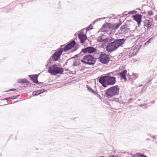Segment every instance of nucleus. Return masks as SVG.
<instances>
[{"instance_id":"f03ea898","label":"nucleus","mask_w":157,"mask_h":157,"mask_svg":"<svg viewBox=\"0 0 157 157\" xmlns=\"http://www.w3.org/2000/svg\"><path fill=\"white\" fill-rule=\"evenodd\" d=\"M109 39L111 40L106 43L107 45L105 48L108 53L115 51L119 47L122 46L126 40L124 38L115 39L112 37L109 38Z\"/></svg>"},{"instance_id":"8fccbe9b","label":"nucleus","mask_w":157,"mask_h":157,"mask_svg":"<svg viewBox=\"0 0 157 157\" xmlns=\"http://www.w3.org/2000/svg\"><path fill=\"white\" fill-rule=\"evenodd\" d=\"M140 13H142V14H146L147 13V12L145 11H144L143 12H141Z\"/></svg>"},{"instance_id":"f704fd0d","label":"nucleus","mask_w":157,"mask_h":157,"mask_svg":"<svg viewBox=\"0 0 157 157\" xmlns=\"http://www.w3.org/2000/svg\"><path fill=\"white\" fill-rule=\"evenodd\" d=\"M105 34L104 33V34H102L101 33L100 34L101 35V36H102L103 37H104V38H111V37H106V35H105Z\"/></svg>"},{"instance_id":"e433bc0d","label":"nucleus","mask_w":157,"mask_h":157,"mask_svg":"<svg viewBox=\"0 0 157 157\" xmlns=\"http://www.w3.org/2000/svg\"><path fill=\"white\" fill-rule=\"evenodd\" d=\"M38 90L39 91V94H40L43 93V92H44L46 91V90L44 89H41L39 90Z\"/></svg>"},{"instance_id":"f3484780","label":"nucleus","mask_w":157,"mask_h":157,"mask_svg":"<svg viewBox=\"0 0 157 157\" xmlns=\"http://www.w3.org/2000/svg\"><path fill=\"white\" fill-rule=\"evenodd\" d=\"M109 31V30L108 29L107 23L106 24H104L102 25L101 28L98 31V33H99L100 32H107Z\"/></svg>"},{"instance_id":"3c124183","label":"nucleus","mask_w":157,"mask_h":157,"mask_svg":"<svg viewBox=\"0 0 157 157\" xmlns=\"http://www.w3.org/2000/svg\"><path fill=\"white\" fill-rule=\"evenodd\" d=\"M101 20V18H99L96 19L95 21H96L97 22V21H100Z\"/></svg>"},{"instance_id":"4be33fe9","label":"nucleus","mask_w":157,"mask_h":157,"mask_svg":"<svg viewBox=\"0 0 157 157\" xmlns=\"http://www.w3.org/2000/svg\"><path fill=\"white\" fill-rule=\"evenodd\" d=\"M87 47L86 48H82L80 52V54H82V56L85 53H88Z\"/></svg>"},{"instance_id":"39448f33","label":"nucleus","mask_w":157,"mask_h":157,"mask_svg":"<svg viewBox=\"0 0 157 157\" xmlns=\"http://www.w3.org/2000/svg\"><path fill=\"white\" fill-rule=\"evenodd\" d=\"M98 59L102 63L105 64H108L110 60L109 55L103 52H101L100 53Z\"/></svg>"},{"instance_id":"b1692460","label":"nucleus","mask_w":157,"mask_h":157,"mask_svg":"<svg viewBox=\"0 0 157 157\" xmlns=\"http://www.w3.org/2000/svg\"><path fill=\"white\" fill-rule=\"evenodd\" d=\"M115 25H116V28H117V29L119 28V27L122 25V22L121 21H120L119 22H117V23H115Z\"/></svg>"},{"instance_id":"c85d7f7f","label":"nucleus","mask_w":157,"mask_h":157,"mask_svg":"<svg viewBox=\"0 0 157 157\" xmlns=\"http://www.w3.org/2000/svg\"><path fill=\"white\" fill-rule=\"evenodd\" d=\"M80 56H82V54H80V52L78 54H75L74 55V56L72 58H76Z\"/></svg>"},{"instance_id":"864d4df0","label":"nucleus","mask_w":157,"mask_h":157,"mask_svg":"<svg viewBox=\"0 0 157 157\" xmlns=\"http://www.w3.org/2000/svg\"><path fill=\"white\" fill-rule=\"evenodd\" d=\"M121 67L122 68V69H125V66L123 65Z\"/></svg>"},{"instance_id":"bb28decb","label":"nucleus","mask_w":157,"mask_h":157,"mask_svg":"<svg viewBox=\"0 0 157 157\" xmlns=\"http://www.w3.org/2000/svg\"><path fill=\"white\" fill-rule=\"evenodd\" d=\"M39 94H40L38 90L34 91L32 93V94L33 96H35Z\"/></svg>"},{"instance_id":"58836bf2","label":"nucleus","mask_w":157,"mask_h":157,"mask_svg":"<svg viewBox=\"0 0 157 157\" xmlns=\"http://www.w3.org/2000/svg\"><path fill=\"white\" fill-rule=\"evenodd\" d=\"M151 7L152 8V10H155V7L154 3H152V5L151 6Z\"/></svg>"},{"instance_id":"69168bd1","label":"nucleus","mask_w":157,"mask_h":157,"mask_svg":"<svg viewBox=\"0 0 157 157\" xmlns=\"http://www.w3.org/2000/svg\"><path fill=\"white\" fill-rule=\"evenodd\" d=\"M137 26H136L135 27V29H136L137 28Z\"/></svg>"},{"instance_id":"c9c22d12","label":"nucleus","mask_w":157,"mask_h":157,"mask_svg":"<svg viewBox=\"0 0 157 157\" xmlns=\"http://www.w3.org/2000/svg\"><path fill=\"white\" fill-rule=\"evenodd\" d=\"M135 55H134V54H133L132 52L131 53V52H130L128 55V57L129 58H130V57H132Z\"/></svg>"},{"instance_id":"338daca9","label":"nucleus","mask_w":157,"mask_h":157,"mask_svg":"<svg viewBox=\"0 0 157 157\" xmlns=\"http://www.w3.org/2000/svg\"><path fill=\"white\" fill-rule=\"evenodd\" d=\"M68 73L67 72H66L65 73V74H68Z\"/></svg>"},{"instance_id":"cd10ccee","label":"nucleus","mask_w":157,"mask_h":157,"mask_svg":"<svg viewBox=\"0 0 157 157\" xmlns=\"http://www.w3.org/2000/svg\"><path fill=\"white\" fill-rule=\"evenodd\" d=\"M142 46L141 45H136L134 48L136 50L138 51L140 50V49L141 47Z\"/></svg>"},{"instance_id":"9b49d317","label":"nucleus","mask_w":157,"mask_h":157,"mask_svg":"<svg viewBox=\"0 0 157 157\" xmlns=\"http://www.w3.org/2000/svg\"><path fill=\"white\" fill-rule=\"evenodd\" d=\"M98 80L99 82L101 84L103 87H106L107 86V81L106 75L101 76L99 78Z\"/></svg>"},{"instance_id":"4d7b16f0","label":"nucleus","mask_w":157,"mask_h":157,"mask_svg":"<svg viewBox=\"0 0 157 157\" xmlns=\"http://www.w3.org/2000/svg\"><path fill=\"white\" fill-rule=\"evenodd\" d=\"M116 73V72H114V71H113V72H111V73H112V74L113 75V74L115 75V73Z\"/></svg>"},{"instance_id":"de8ad7c7","label":"nucleus","mask_w":157,"mask_h":157,"mask_svg":"<svg viewBox=\"0 0 157 157\" xmlns=\"http://www.w3.org/2000/svg\"><path fill=\"white\" fill-rule=\"evenodd\" d=\"M88 27H89V28H92V29H94L93 27L92 26V25L90 24Z\"/></svg>"},{"instance_id":"6ab92c4d","label":"nucleus","mask_w":157,"mask_h":157,"mask_svg":"<svg viewBox=\"0 0 157 157\" xmlns=\"http://www.w3.org/2000/svg\"><path fill=\"white\" fill-rule=\"evenodd\" d=\"M137 12L135 10H133L128 12L127 14H125V13H127V12L126 11H125L123 13L122 15L124 16H127V15H128L129 14L133 15L134 14H136L137 13Z\"/></svg>"},{"instance_id":"7ed1b4c3","label":"nucleus","mask_w":157,"mask_h":157,"mask_svg":"<svg viewBox=\"0 0 157 157\" xmlns=\"http://www.w3.org/2000/svg\"><path fill=\"white\" fill-rule=\"evenodd\" d=\"M97 59L94 55L90 54L84 56L81 61L85 65H89L93 66L96 62Z\"/></svg>"},{"instance_id":"37998d69","label":"nucleus","mask_w":157,"mask_h":157,"mask_svg":"<svg viewBox=\"0 0 157 157\" xmlns=\"http://www.w3.org/2000/svg\"><path fill=\"white\" fill-rule=\"evenodd\" d=\"M126 51H124V52H123V53H122V52L119 55V56H122V55L124 53H126Z\"/></svg>"},{"instance_id":"5fc2aeb1","label":"nucleus","mask_w":157,"mask_h":157,"mask_svg":"<svg viewBox=\"0 0 157 157\" xmlns=\"http://www.w3.org/2000/svg\"><path fill=\"white\" fill-rule=\"evenodd\" d=\"M136 10H139L140 11H141V10L140 9V8H137L136 9Z\"/></svg>"},{"instance_id":"13d9d810","label":"nucleus","mask_w":157,"mask_h":157,"mask_svg":"<svg viewBox=\"0 0 157 157\" xmlns=\"http://www.w3.org/2000/svg\"><path fill=\"white\" fill-rule=\"evenodd\" d=\"M101 19H103V20H104V19H105L106 17H101Z\"/></svg>"},{"instance_id":"412c9836","label":"nucleus","mask_w":157,"mask_h":157,"mask_svg":"<svg viewBox=\"0 0 157 157\" xmlns=\"http://www.w3.org/2000/svg\"><path fill=\"white\" fill-rule=\"evenodd\" d=\"M155 35L149 38L148 40L145 42L144 45V46H147L148 44L151 43V41L153 40L154 38H155Z\"/></svg>"},{"instance_id":"6e6552de","label":"nucleus","mask_w":157,"mask_h":157,"mask_svg":"<svg viewBox=\"0 0 157 157\" xmlns=\"http://www.w3.org/2000/svg\"><path fill=\"white\" fill-rule=\"evenodd\" d=\"M132 17L133 18V20L137 22L138 26L140 27L142 21L143 15L141 14H136L132 15Z\"/></svg>"},{"instance_id":"5701e85b","label":"nucleus","mask_w":157,"mask_h":157,"mask_svg":"<svg viewBox=\"0 0 157 157\" xmlns=\"http://www.w3.org/2000/svg\"><path fill=\"white\" fill-rule=\"evenodd\" d=\"M81 63L78 60H76L74 62L73 64V65L74 66H77L80 65Z\"/></svg>"},{"instance_id":"603ef678","label":"nucleus","mask_w":157,"mask_h":157,"mask_svg":"<svg viewBox=\"0 0 157 157\" xmlns=\"http://www.w3.org/2000/svg\"><path fill=\"white\" fill-rule=\"evenodd\" d=\"M9 99H10L9 97V98H4L3 100H8Z\"/></svg>"},{"instance_id":"7c9ffc66","label":"nucleus","mask_w":157,"mask_h":157,"mask_svg":"<svg viewBox=\"0 0 157 157\" xmlns=\"http://www.w3.org/2000/svg\"><path fill=\"white\" fill-rule=\"evenodd\" d=\"M19 96V95H16V96H15L10 97L9 98H10V99H11L12 100H13L17 98Z\"/></svg>"},{"instance_id":"c756f323","label":"nucleus","mask_w":157,"mask_h":157,"mask_svg":"<svg viewBox=\"0 0 157 157\" xmlns=\"http://www.w3.org/2000/svg\"><path fill=\"white\" fill-rule=\"evenodd\" d=\"M86 88L89 91H90L91 93H92V92H94V90L87 85H86Z\"/></svg>"},{"instance_id":"423d86ee","label":"nucleus","mask_w":157,"mask_h":157,"mask_svg":"<svg viewBox=\"0 0 157 157\" xmlns=\"http://www.w3.org/2000/svg\"><path fill=\"white\" fill-rule=\"evenodd\" d=\"M128 25L126 23H124V25H122L118 30L117 33L119 35L123 34H126L129 31L130 29L128 27Z\"/></svg>"},{"instance_id":"ea45409f","label":"nucleus","mask_w":157,"mask_h":157,"mask_svg":"<svg viewBox=\"0 0 157 157\" xmlns=\"http://www.w3.org/2000/svg\"><path fill=\"white\" fill-rule=\"evenodd\" d=\"M92 93L93 94H94L95 95H97V94H98V92L97 90L94 91V92H92Z\"/></svg>"},{"instance_id":"09e8293b","label":"nucleus","mask_w":157,"mask_h":157,"mask_svg":"<svg viewBox=\"0 0 157 157\" xmlns=\"http://www.w3.org/2000/svg\"><path fill=\"white\" fill-rule=\"evenodd\" d=\"M85 29H82L81 30V33H82V34H85L83 32V30H84Z\"/></svg>"},{"instance_id":"6e6d98bb","label":"nucleus","mask_w":157,"mask_h":157,"mask_svg":"<svg viewBox=\"0 0 157 157\" xmlns=\"http://www.w3.org/2000/svg\"><path fill=\"white\" fill-rule=\"evenodd\" d=\"M113 19H116L115 17V15H114V14H113Z\"/></svg>"},{"instance_id":"a211bd4d","label":"nucleus","mask_w":157,"mask_h":157,"mask_svg":"<svg viewBox=\"0 0 157 157\" xmlns=\"http://www.w3.org/2000/svg\"><path fill=\"white\" fill-rule=\"evenodd\" d=\"M126 72L127 71L125 69L124 70L122 71L121 72L119 73L121 78L124 79L125 81H126L127 79L125 75V74Z\"/></svg>"},{"instance_id":"aec40b11","label":"nucleus","mask_w":157,"mask_h":157,"mask_svg":"<svg viewBox=\"0 0 157 157\" xmlns=\"http://www.w3.org/2000/svg\"><path fill=\"white\" fill-rule=\"evenodd\" d=\"M18 82L20 83H28L29 84H30V82L28 81L27 80L26 78L20 79L18 80Z\"/></svg>"},{"instance_id":"4c0bfd02","label":"nucleus","mask_w":157,"mask_h":157,"mask_svg":"<svg viewBox=\"0 0 157 157\" xmlns=\"http://www.w3.org/2000/svg\"><path fill=\"white\" fill-rule=\"evenodd\" d=\"M147 105V103H145L143 104H140L139 105V106L142 107L144 106H146Z\"/></svg>"},{"instance_id":"c03bdc74","label":"nucleus","mask_w":157,"mask_h":157,"mask_svg":"<svg viewBox=\"0 0 157 157\" xmlns=\"http://www.w3.org/2000/svg\"><path fill=\"white\" fill-rule=\"evenodd\" d=\"M16 90V89H10V90H8V91H14Z\"/></svg>"},{"instance_id":"f8f14e48","label":"nucleus","mask_w":157,"mask_h":157,"mask_svg":"<svg viewBox=\"0 0 157 157\" xmlns=\"http://www.w3.org/2000/svg\"><path fill=\"white\" fill-rule=\"evenodd\" d=\"M78 37L80 40V43L82 44H84L86 40H87V38L86 34H82L80 33L78 35Z\"/></svg>"},{"instance_id":"473e14b6","label":"nucleus","mask_w":157,"mask_h":157,"mask_svg":"<svg viewBox=\"0 0 157 157\" xmlns=\"http://www.w3.org/2000/svg\"><path fill=\"white\" fill-rule=\"evenodd\" d=\"M147 18H148L149 20H150V21L151 22V23H152V26H153L154 25V23L155 22H153V18H149L148 17H147Z\"/></svg>"},{"instance_id":"393cba45","label":"nucleus","mask_w":157,"mask_h":157,"mask_svg":"<svg viewBox=\"0 0 157 157\" xmlns=\"http://www.w3.org/2000/svg\"><path fill=\"white\" fill-rule=\"evenodd\" d=\"M136 154L138 157H148L147 156L145 155L140 153H137Z\"/></svg>"},{"instance_id":"bf43d9fd","label":"nucleus","mask_w":157,"mask_h":157,"mask_svg":"<svg viewBox=\"0 0 157 157\" xmlns=\"http://www.w3.org/2000/svg\"><path fill=\"white\" fill-rule=\"evenodd\" d=\"M142 18H143V19L144 18L145 20V19H146V17H145V16H144V17H143Z\"/></svg>"},{"instance_id":"1a4fd4ad","label":"nucleus","mask_w":157,"mask_h":157,"mask_svg":"<svg viewBox=\"0 0 157 157\" xmlns=\"http://www.w3.org/2000/svg\"><path fill=\"white\" fill-rule=\"evenodd\" d=\"M106 75L107 86L109 85H113L115 84L116 82V78L115 77L109 75Z\"/></svg>"},{"instance_id":"680f3d73","label":"nucleus","mask_w":157,"mask_h":157,"mask_svg":"<svg viewBox=\"0 0 157 157\" xmlns=\"http://www.w3.org/2000/svg\"><path fill=\"white\" fill-rule=\"evenodd\" d=\"M136 59H134L133 60V61H134V62H135V61H136Z\"/></svg>"},{"instance_id":"dca6fc26","label":"nucleus","mask_w":157,"mask_h":157,"mask_svg":"<svg viewBox=\"0 0 157 157\" xmlns=\"http://www.w3.org/2000/svg\"><path fill=\"white\" fill-rule=\"evenodd\" d=\"M88 47V53H99V51L97 49L92 46H89Z\"/></svg>"},{"instance_id":"20e7f679","label":"nucleus","mask_w":157,"mask_h":157,"mask_svg":"<svg viewBox=\"0 0 157 157\" xmlns=\"http://www.w3.org/2000/svg\"><path fill=\"white\" fill-rule=\"evenodd\" d=\"M120 89L117 86H115L108 88L105 93L106 96L111 98L113 96L117 95L119 92Z\"/></svg>"},{"instance_id":"2f4dec72","label":"nucleus","mask_w":157,"mask_h":157,"mask_svg":"<svg viewBox=\"0 0 157 157\" xmlns=\"http://www.w3.org/2000/svg\"><path fill=\"white\" fill-rule=\"evenodd\" d=\"M138 52V51L134 48L132 51V52L133 53V54H134V55H136L137 53Z\"/></svg>"},{"instance_id":"2eb2a0df","label":"nucleus","mask_w":157,"mask_h":157,"mask_svg":"<svg viewBox=\"0 0 157 157\" xmlns=\"http://www.w3.org/2000/svg\"><path fill=\"white\" fill-rule=\"evenodd\" d=\"M107 27L109 30L110 31H112L113 30L116 31L117 29L116 27V25L115 23H112L109 22L107 23Z\"/></svg>"},{"instance_id":"9d476101","label":"nucleus","mask_w":157,"mask_h":157,"mask_svg":"<svg viewBox=\"0 0 157 157\" xmlns=\"http://www.w3.org/2000/svg\"><path fill=\"white\" fill-rule=\"evenodd\" d=\"M64 69H48V72L52 75H54L58 74H64Z\"/></svg>"},{"instance_id":"052dcab7","label":"nucleus","mask_w":157,"mask_h":157,"mask_svg":"<svg viewBox=\"0 0 157 157\" xmlns=\"http://www.w3.org/2000/svg\"><path fill=\"white\" fill-rule=\"evenodd\" d=\"M65 71H69L68 69H65Z\"/></svg>"},{"instance_id":"4468645a","label":"nucleus","mask_w":157,"mask_h":157,"mask_svg":"<svg viewBox=\"0 0 157 157\" xmlns=\"http://www.w3.org/2000/svg\"><path fill=\"white\" fill-rule=\"evenodd\" d=\"M38 76V74H36L30 75H29V76L31 80L33 81L34 83L39 84L41 82H39L37 80Z\"/></svg>"},{"instance_id":"a18cd8bd","label":"nucleus","mask_w":157,"mask_h":157,"mask_svg":"<svg viewBox=\"0 0 157 157\" xmlns=\"http://www.w3.org/2000/svg\"><path fill=\"white\" fill-rule=\"evenodd\" d=\"M154 18L155 20L157 21V14L154 16Z\"/></svg>"},{"instance_id":"72a5a7b5","label":"nucleus","mask_w":157,"mask_h":157,"mask_svg":"<svg viewBox=\"0 0 157 157\" xmlns=\"http://www.w3.org/2000/svg\"><path fill=\"white\" fill-rule=\"evenodd\" d=\"M86 30V33L87 32V31H89L90 30L92 29V28H89V27H86L84 28Z\"/></svg>"},{"instance_id":"774afa93","label":"nucleus","mask_w":157,"mask_h":157,"mask_svg":"<svg viewBox=\"0 0 157 157\" xmlns=\"http://www.w3.org/2000/svg\"><path fill=\"white\" fill-rule=\"evenodd\" d=\"M142 85H140V86H142Z\"/></svg>"},{"instance_id":"49530a36","label":"nucleus","mask_w":157,"mask_h":157,"mask_svg":"<svg viewBox=\"0 0 157 157\" xmlns=\"http://www.w3.org/2000/svg\"><path fill=\"white\" fill-rule=\"evenodd\" d=\"M97 21H95V20L94 21L92 22V23L90 24V25H92V26H93V25H94V24H95V22H96Z\"/></svg>"},{"instance_id":"0e129e2a","label":"nucleus","mask_w":157,"mask_h":157,"mask_svg":"<svg viewBox=\"0 0 157 157\" xmlns=\"http://www.w3.org/2000/svg\"><path fill=\"white\" fill-rule=\"evenodd\" d=\"M118 100L117 99H115V101H117Z\"/></svg>"},{"instance_id":"e2e57ef3","label":"nucleus","mask_w":157,"mask_h":157,"mask_svg":"<svg viewBox=\"0 0 157 157\" xmlns=\"http://www.w3.org/2000/svg\"><path fill=\"white\" fill-rule=\"evenodd\" d=\"M85 69H89V67H85Z\"/></svg>"},{"instance_id":"0eeeda50","label":"nucleus","mask_w":157,"mask_h":157,"mask_svg":"<svg viewBox=\"0 0 157 157\" xmlns=\"http://www.w3.org/2000/svg\"><path fill=\"white\" fill-rule=\"evenodd\" d=\"M144 23V27L145 29V32L147 33L149 30L151 28L152 23H151L150 20L147 19H145L144 21H142Z\"/></svg>"},{"instance_id":"a19ab883","label":"nucleus","mask_w":157,"mask_h":157,"mask_svg":"<svg viewBox=\"0 0 157 157\" xmlns=\"http://www.w3.org/2000/svg\"><path fill=\"white\" fill-rule=\"evenodd\" d=\"M133 76H135V79H136L138 77V75L137 74H133Z\"/></svg>"},{"instance_id":"79ce46f5","label":"nucleus","mask_w":157,"mask_h":157,"mask_svg":"<svg viewBox=\"0 0 157 157\" xmlns=\"http://www.w3.org/2000/svg\"><path fill=\"white\" fill-rule=\"evenodd\" d=\"M97 96L100 99H101L102 97H101V96L98 94H97Z\"/></svg>"},{"instance_id":"ddd939ff","label":"nucleus","mask_w":157,"mask_h":157,"mask_svg":"<svg viewBox=\"0 0 157 157\" xmlns=\"http://www.w3.org/2000/svg\"><path fill=\"white\" fill-rule=\"evenodd\" d=\"M97 41L98 42H103L104 44H106L108 42L110 41L109 38H104L100 34L98 38H97Z\"/></svg>"},{"instance_id":"f257e3e1","label":"nucleus","mask_w":157,"mask_h":157,"mask_svg":"<svg viewBox=\"0 0 157 157\" xmlns=\"http://www.w3.org/2000/svg\"><path fill=\"white\" fill-rule=\"evenodd\" d=\"M79 46V44L73 40H71L65 44L60 45L47 61V64L45 65L46 69H63L56 63L53 64L54 62L58 61L60 58L63 52H67L70 50V52L73 53L78 49Z\"/></svg>"},{"instance_id":"a878e982","label":"nucleus","mask_w":157,"mask_h":157,"mask_svg":"<svg viewBox=\"0 0 157 157\" xmlns=\"http://www.w3.org/2000/svg\"><path fill=\"white\" fill-rule=\"evenodd\" d=\"M154 13V12L151 10L147 11V15L148 16H152Z\"/></svg>"}]
</instances>
